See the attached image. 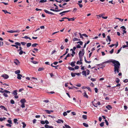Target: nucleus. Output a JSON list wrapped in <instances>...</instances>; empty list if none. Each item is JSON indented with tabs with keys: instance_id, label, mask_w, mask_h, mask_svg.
<instances>
[{
	"instance_id": "56",
	"label": "nucleus",
	"mask_w": 128,
	"mask_h": 128,
	"mask_svg": "<svg viewBox=\"0 0 128 128\" xmlns=\"http://www.w3.org/2000/svg\"><path fill=\"white\" fill-rule=\"evenodd\" d=\"M3 42H2L0 41V46H3Z\"/></svg>"
},
{
	"instance_id": "50",
	"label": "nucleus",
	"mask_w": 128,
	"mask_h": 128,
	"mask_svg": "<svg viewBox=\"0 0 128 128\" xmlns=\"http://www.w3.org/2000/svg\"><path fill=\"white\" fill-rule=\"evenodd\" d=\"M86 71H87V75H88L90 74V70L88 69L86 70Z\"/></svg>"
},
{
	"instance_id": "21",
	"label": "nucleus",
	"mask_w": 128,
	"mask_h": 128,
	"mask_svg": "<svg viewBox=\"0 0 128 128\" xmlns=\"http://www.w3.org/2000/svg\"><path fill=\"white\" fill-rule=\"evenodd\" d=\"M83 125L85 127H88V124L85 123H83Z\"/></svg>"
},
{
	"instance_id": "22",
	"label": "nucleus",
	"mask_w": 128,
	"mask_h": 128,
	"mask_svg": "<svg viewBox=\"0 0 128 128\" xmlns=\"http://www.w3.org/2000/svg\"><path fill=\"white\" fill-rule=\"evenodd\" d=\"M50 10L51 11H52L54 12H59V10H55L54 9H52V8H50Z\"/></svg>"
},
{
	"instance_id": "37",
	"label": "nucleus",
	"mask_w": 128,
	"mask_h": 128,
	"mask_svg": "<svg viewBox=\"0 0 128 128\" xmlns=\"http://www.w3.org/2000/svg\"><path fill=\"white\" fill-rule=\"evenodd\" d=\"M107 38L109 40L110 42L111 40L110 36H108Z\"/></svg>"
},
{
	"instance_id": "28",
	"label": "nucleus",
	"mask_w": 128,
	"mask_h": 128,
	"mask_svg": "<svg viewBox=\"0 0 128 128\" xmlns=\"http://www.w3.org/2000/svg\"><path fill=\"white\" fill-rule=\"evenodd\" d=\"M68 21H70L71 20L74 21V18H68Z\"/></svg>"
},
{
	"instance_id": "62",
	"label": "nucleus",
	"mask_w": 128,
	"mask_h": 128,
	"mask_svg": "<svg viewBox=\"0 0 128 128\" xmlns=\"http://www.w3.org/2000/svg\"><path fill=\"white\" fill-rule=\"evenodd\" d=\"M24 104H22L21 106V107L22 108H24L25 107Z\"/></svg>"
},
{
	"instance_id": "35",
	"label": "nucleus",
	"mask_w": 128,
	"mask_h": 128,
	"mask_svg": "<svg viewBox=\"0 0 128 128\" xmlns=\"http://www.w3.org/2000/svg\"><path fill=\"white\" fill-rule=\"evenodd\" d=\"M64 126L66 128H71L70 126L67 124H65Z\"/></svg>"
},
{
	"instance_id": "2",
	"label": "nucleus",
	"mask_w": 128,
	"mask_h": 128,
	"mask_svg": "<svg viewBox=\"0 0 128 128\" xmlns=\"http://www.w3.org/2000/svg\"><path fill=\"white\" fill-rule=\"evenodd\" d=\"M0 92L1 93H4L3 94V95L5 97H7L8 96L6 93H10V92L6 90H4L3 91L0 90Z\"/></svg>"
},
{
	"instance_id": "29",
	"label": "nucleus",
	"mask_w": 128,
	"mask_h": 128,
	"mask_svg": "<svg viewBox=\"0 0 128 128\" xmlns=\"http://www.w3.org/2000/svg\"><path fill=\"white\" fill-rule=\"evenodd\" d=\"M31 45V44L30 43H28L27 44L26 46L28 47H29Z\"/></svg>"
},
{
	"instance_id": "4",
	"label": "nucleus",
	"mask_w": 128,
	"mask_h": 128,
	"mask_svg": "<svg viewBox=\"0 0 128 128\" xmlns=\"http://www.w3.org/2000/svg\"><path fill=\"white\" fill-rule=\"evenodd\" d=\"M14 63L16 65H19L20 64V62L19 60L17 59L14 60Z\"/></svg>"
},
{
	"instance_id": "63",
	"label": "nucleus",
	"mask_w": 128,
	"mask_h": 128,
	"mask_svg": "<svg viewBox=\"0 0 128 128\" xmlns=\"http://www.w3.org/2000/svg\"><path fill=\"white\" fill-rule=\"evenodd\" d=\"M24 90V89L23 88H21V89H19V91L20 92H22V91H23Z\"/></svg>"
},
{
	"instance_id": "5",
	"label": "nucleus",
	"mask_w": 128,
	"mask_h": 128,
	"mask_svg": "<svg viewBox=\"0 0 128 128\" xmlns=\"http://www.w3.org/2000/svg\"><path fill=\"white\" fill-rule=\"evenodd\" d=\"M84 52H82V51H80L78 53L79 57H82L84 55Z\"/></svg>"
},
{
	"instance_id": "60",
	"label": "nucleus",
	"mask_w": 128,
	"mask_h": 128,
	"mask_svg": "<svg viewBox=\"0 0 128 128\" xmlns=\"http://www.w3.org/2000/svg\"><path fill=\"white\" fill-rule=\"evenodd\" d=\"M77 10V9L76 8H74V9L72 11L73 12H75Z\"/></svg>"
},
{
	"instance_id": "14",
	"label": "nucleus",
	"mask_w": 128,
	"mask_h": 128,
	"mask_svg": "<svg viewBox=\"0 0 128 128\" xmlns=\"http://www.w3.org/2000/svg\"><path fill=\"white\" fill-rule=\"evenodd\" d=\"M44 111L48 114H50L51 112H53V111L52 110H45Z\"/></svg>"
},
{
	"instance_id": "32",
	"label": "nucleus",
	"mask_w": 128,
	"mask_h": 128,
	"mask_svg": "<svg viewBox=\"0 0 128 128\" xmlns=\"http://www.w3.org/2000/svg\"><path fill=\"white\" fill-rule=\"evenodd\" d=\"M71 75L72 77H74L76 76V74L75 73H71Z\"/></svg>"
},
{
	"instance_id": "10",
	"label": "nucleus",
	"mask_w": 128,
	"mask_h": 128,
	"mask_svg": "<svg viewBox=\"0 0 128 128\" xmlns=\"http://www.w3.org/2000/svg\"><path fill=\"white\" fill-rule=\"evenodd\" d=\"M20 102L22 104H24V103L26 102V100L25 99L23 98L20 100Z\"/></svg>"
},
{
	"instance_id": "17",
	"label": "nucleus",
	"mask_w": 128,
	"mask_h": 128,
	"mask_svg": "<svg viewBox=\"0 0 128 128\" xmlns=\"http://www.w3.org/2000/svg\"><path fill=\"white\" fill-rule=\"evenodd\" d=\"M18 120L17 119H14V122L15 124H18V122H17Z\"/></svg>"
},
{
	"instance_id": "7",
	"label": "nucleus",
	"mask_w": 128,
	"mask_h": 128,
	"mask_svg": "<svg viewBox=\"0 0 128 128\" xmlns=\"http://www.w3.org/2000/svg\"><path fill=\"white\" fill-rule=\"evenodd\" d=\"M84 94H84L83 96L84 97H86L87 98H88V96L86 94V91L85 90H84Z\"/></svg>"
},
{
	"instance_id": "31",
	"label": "nucleus",
	"mask_w": 128,
	"mask_h": 128,
	"mask_svg": "<svg viewBox=\"0 0 128 128\" xmlns=\"http://www.w3.org/2000/svg\"><path fill=\"white\" fill-rule=\"evenodd\" d=\"M120 81V80L118 78H116V83H118Z\"/></svg>"
},
{
	"instance_id": "3",
	"label": "nucleus",
	"mask_w": 128,
	"mask_h": 128,
	"mask_svg": "<svg viewBox=\"0 0 128 128\" xmlns=\"http://www.w3.org/2000/svg\"><path fill=\"white\" fill-rule=\"evenodd\" d=\"M15 44L16 45L12 44L11 46H13L17 48H18V46H21L20 43L19 42H16L15 43Z\"/></svg>"
},
{
	"instance_id": "11",
	"label": "nucleus",
	"mask_w": 128,
	"mask_h": 128,
	"mask_svg": "<svg viewBox=\"0 0 128 128\" xmlns=\"http://www.w3.org/2000/svg\"><path fill=\"white\" fill-rule=\"evenodd\" d=\"M21 77H22V75L19 74H17V78L19 80H20L21 79Z\"/></svg>"
},
{
	"instance_id": "58",
	"label": "nucleus",
	"mask_w": 128,
	"mask_h": 128,
	"mask_svg": "<svg viewBox=\"0 0 128 128\" xmlns=\"http://www.w3.org/2000/svg\"><path fill=\"white\" fill-rule=\"evenodd\" d=\"M20 52H19V54L20 55H21L23 53V51L22 50H20Z\"/></svg>"
},
{
	"instance_id": "27",
	"label": "nucleus",
	"mask_w": 128,
	"mask_h": 128,
	"mask_svg": "<svg viewBox=\"0 0 128 128\" xmlns=\"http://www.w3.org/2000/svg\"><path fill=\"white\" fill-rule=\"evenodd\" d=\"M6 118L4 117L2 118H0V121L2 122L3 120H4Z\"/></svg>"
},
{
	"instance_id": "54",
	"label": "nucleus",
	"mask_w": 128,
	"mask_h": 128,
	"mask_svg": "<svg viewBox=\"0 0 128 128\" xmlns=\"http://www.w3.org/2000/svg\"><path fill=\"white\" fill-rule=\"evenodd\" d=\"M123 82L125 83H126L128 82V80L127 79H125L124 81Z\"/></svg>"
},
{
	"instance_id": "55",
	"label": "nucleus",
	"mask_w": 128,
	"mask_h": 128,
	"mask_svg": "<svg viewBox=\"0 0 128 128\" xmlns=\"http://www.w3.org/2000/svg\"><path fill=\"white\" fill-rule=\"evenodd\" d=\"M2 11L4 12L5 14H6V13H8V12H7V11L6 10H2Z\"/></svg>"
},
{
	"instance_id": "13",
	"label": "nucleus",
	"mask_w": 128,
	"mask_h": 128,
	"mask_svg": "<svg viewBox=\"0 0 128 128\" xmlns=\"http://www.w3.org/2000/svg\"><path fill=\"white\" fill-rule=\"evenodd\" d=\"M0 108H1L2 109H4V110L7 111V109L4 106H0Z\"/></svg>"
},
{
	"instance_id": "15",
	"label": "nucleus",
	"mask_w": 128,
	"mask_h": 128,
	"mask_svg": "<svg viewBox=\"0 0 128 128\" xmlns=\"http://www.w3.org/2000/svg\"><path fill=\"white\" fill-rule=\"evenodd\" d=\"M106 108L108 110H110L112 108V107L110 105H108L106 106Z\"/></svg>"
},
{
	"instance_id": "43",
	"label": "nucleus",
	"mask_w": 128,
	"mask_h": 128,
	"mask_svg": "<svg viewBox=\"0 0 128 128\" xmlns=\"http://www.w3.org/2000/svg\"><path fill=\"white\" fill-rule=\"evenodd\" d=\"M8 122L10 124H12V121L11 120H7Z\"/></svg>"
},
{
	"instance_id": "38",
	"label": "nucleus",
	"mask_w": 128,
	"mask_h": 128,
	"mask_svg": "<svg viewBox=\"0 0 128 128\" xmlns=\"http://www.w3.org/2000/svg\"><path fill=\"white\" fill-rule=\"evenodd\" d=\"M10 102L11 104H14V102L13 100H11L10 101Z\"/></svg>"
},
{
	"instance_id": "44",
	"label": "nucleus",
	"mask_w": 128,
	"mask_h": 128,
	"mask_svg": "<svg viewBox=\"0 0 128 128\" xmlns=\"http://www.w3.org/2000/svg\"><path fill=\"white\" fill-rule=\"evenodd\" d=\"M122 49V48L121 47L120 49H119L118 51V52L117 53H116L117 54H118L120 52L121 50Z\"/></svg>"
},
{
	"instance_id": "25",
	"label": "nucleus",
	"mask_w": 128,
	"mask_h": 128,
	"mask_svg": "<svg viewBox=\"0 0 128 128\" xmlns=\"http://www.w3.org/2000/svg\"><path fill=\"white\" fill-rule=\"evenodd\" d=\"M82 64V62L79 61H78L76 62V64Z\"/></svg>"
},
{
	"instance_id": "23",
	"label": "nucleus",
	"mask_w": 128,
	"mask_h": 128,
	"mask_svg": "<svg viewBox=\"0 0 128 128\" xmlns=\"http://www.w3.org/2000/svg\"><path fill=\"white\" fill-rule=\"evenodd\" d=\"M82 118L84 119H86L87 118V116L86 115H83L82 116Z\"/></svg>"
},
{
	"instance_id": "19",
	"label": "nucleus",
	"mask_w": 128,
	"mask_h": 128,
	"mask_svg": "<svg viewBox=\"0 0 128 128\" xmlns=\"http://www.w3.org/2000/svg\"><path fill=\"white\" fill-rule=\"evenodd\" d=\"M82 73L83 75L84 76H86V71H83L82 72Z\"/></svg>"
},
{
	"instance_id": "33",
	"label": "nucleus",
	"mask_w": 128,
	"mask_h": 128,
	"mask_svg": "<svg viewBox=\"0 0 128 128\" xmlns=\"http://www.w3.org/2000/svg\"><path fill=\"white\" fill-rule=\"evenodd\" d=\"M22 123L23 124L22 127L23 128H24L26 126V124L24 122H22Z\"/></svg>"
},
{
	"instance_id": "9",
	"label": "nucleus",
	"mask_w": 128,
	"mask_h": 128,
	"mask_svg": "<svg viewBox=\"0 0 128 128\" xmlns=\"http://www.w3.org/2000/svg\"><path fill=\"white\" fill-rule=\"evenodd\" d=\"M70 10H67V11H64L60 13H59V14H60V15L61 14V16H62L64 14H63L64 13H66L67 12H70Z\"/></svg>"
},
{
	"instance_id": "51",
	"label": "nucleus",
	"mask_w": 128,
	"mask_h": 128,
	"mask_svg": "<svg viewBox=\"0 0 128 128\" xmlns=\"http://www.w3.org/2000/svg\"><path fill=\"white\" fill-rule=\"evenodd\" d=\"M20 44H22V45L24 46L26 44V43L24 42H20Z\"/></svg>"
},
{
	"instance_id": "12",
	"label": "nucleus",
	"mask_w": 128,
	"mask_h": 128,
	"mask_svg": "<svg viewBox=\"0 0 128 128\" xmlns=\"http://www.w3.org/2000/svg\"><path fill=\"white\" fill-rule=\"evenodd\" d=\"M56 122L58 123H61V122L63 123L64 122L63 120L60 119L58 120L57 121H56Z\"/></svg>"
},
{
	"instance_id": "52",
	"label": "nucleus",
	"mask_w": 128,
	"mask_h": 128,
	"mask_svg": "<svg viewBox=\"0 0 128 128\" xmlns=\"http://www.w3.org/2000/svg\"><path fill=\"white\" fill-rule=\"evenodd\" d=\"M44 70V68H38V71H41L42 70Z\"/></svg>"
},
{
	"instance_id": "39",
	"label": "nucleus",
	"mask_w": 128,
	"mask_h": 128,
	"mask_svg": "<svg viewBox=\"0 0 128 128\" xmlns=\"http://www.w3.org/2000/svg\"><path fill=\"white\" fill-rule=\"evenodd\" d=\"M6 126H8V127H11L12 126L10 124H6Z\"/></svg>"
},
{
	"instance_id": "40",
	"label": "nucleus",
	"mask_w": 128,
	"mask_h": 128,
	"mask_svg": "<svg viewBox=\"0 0 128 128\" xmlns=\"http://www.w3.org/2000/svg\"><path fill=\"white\" fill-rule=\"evenodd\" d=\"M77 4H78L79 6V7L80 8H82V7L83 6L82 4L79 3H77Z\"/></svg>"
},
{
	"instance_id": "49",
	"label": "nucleus",
	"mask_w": 128,
	"mask_h": 128,
	"mask_svg": "<svg viewBox=\"0 0 128 128\" xmlns=\"http://www.w3.org/2000/svg\"><path fill=\"white\" fill-rule=\"evenodd\" d=\"M46 128H49L50 126L47 124H46L44 126Z\"/></svg>"
},
{
	"instance_id": "48",
	"label": "nucleus",
	"mask_w": 128,
	"mask_h": 128,
	"mask_svg": "<svg viewBox=\"0 0 128 128\" xmlns=\"http://www.w3.org/2000/svg\"><path fill=\"white\" fill-rule=\"evenodd\" d=\"M104 121H105V122H106V124L107 126H108V122L107 120H105Z\"/></svg>"
},
{
	"instance_id": "1",
	"label": "nucleus",
	"mask_w": 128,
	"mask_h": 128,
	"mask_svg": "<svg viewBox=\"0 0 128 128\" xmlns=\"http://www.w3.org/2000/svg\"><path fill=\"white\" fill-rule=\"evenodd\" d=\"M110 62H112L114 64V74H116L117 72L118 73L119 72V69L120 68V64L118 61L115 60H111L110 61H107L103 62V63H108Z\"/></svg>"
},
{
	"instance_id": "61",
	"label": "nucleus",
	"mask_w": 128,
	"mask_h": 128,
	"mask_svg": "<svg viewBox=\"0 0 128 128\" xmlns=\"http://www.w3.org/2000/svg\"><path fill=\"white\" fill-rule=\"evenodd\" d=\"M96 93H97L98 92V89L97 88H95L94 89Z\"/></svg>"
},
{
	"instance_id": "47",
	"label": "nucleus",
	"mask_w": 128,
	"mask_h": 128,
	"mask_svg": "<svg viewBox=\"0 0 128 128\" xmlns=\"http://www.w3.org/2000/svg\"><path fill=\"white\" fill-rule=\"evenodd\" d=\"M22 47L21 46H20L19 47V49L17 50V52H18L20 50H22Z\"/></svg>"
},
{
	"instance_id": "24",
	"label": "nucleus",
	"mask_w": 128,
	"mask_h": 128,
	"mask_svg": "<svg viewBox=\"0 0 128 128\" xmlns=\"http://www.w3.org/2000/svg\"><path fill=\"white\" fill-rule=\"evenodd\" d=\"M20 71L19 70H17L15 72V73L16 74H18L20 73Z\"/></svg>"
},
{
	"instance_id": "64",
	"label": "nucleus",
	"mask_w": 128,
	"mask_h": 128,
	"mask_svg": "<svg viewBox=\"0 0 128 128\" xmlns=\"http://www.w3.org/2000/svg\"><path fill=\"white\" fill-rule=\"evenodd\" d=\"M76 48H81V46L79 44H78L76 46Z\"/></svg>"
},
{
	"instance_id": "18",
	"label": "nucleus",
	"mask_w": 128,
	"mask_h": 128,
	"mask_svg": "<svg viewBox=\"0 0 128 128\" xmlns=\"http://www.w3.org/2000/svg\"><path fill=\"white\" fill-rule=\"evenodd\" d=\"M76 62L74 61L72 62L71 63L70 65L72 67H74L75 66V65L74 64L76 63Z\"/></svg>"
},
{
	"instance_id": "45",
	"label": "nucleus",
	"mask_w": 128,
	"mask_h": 128,
	"mask_svg": "<svg viewBox=\"0 0 128 128\" xmlns=\"http://www.w3.org/2000/svg\"><path fill=\"white\" fill-rule=\"evenodd\" d=\"M79 34L80 36V38H82V39H83V37L82 36L81 34L80 33H79Z\"/></svg>"
},
{
	"instance_id": "59",
	"label": "nucleus",
	"mask_w": 128,
	"mask_h": 128,
	"mask_svg": "<svg viewBox=\"0 0 128 128\" xmlns=\"http://www.w3.org/2000/svg\"><path fill=\"white\" fill-rule=\"evenodd\" d=\"M40 123L42 124H45V121L43 120H41L40 121Z\"/></svg>"
},
{
	"instance_id": "20",
	"label": "nucleus",
	"mask_w": 128,
	"mask_h": 128,
	"mask_svg": "<svg viewBox=\"0 0 128 128\" xmlns=\"http://www.w3.org/2000/svg\"><path fill=\"white\" fill-rule=\"evenodd\" d=\"M68 69L70 70H74V69L70 67L69 66L68 67Z\"/></svg>"
},
{
	"instance_id": "8",
	"label": "nucleus",
	"mask_w": 128,
	"mask_h": 128,
	"mask_svg": "<svg viewBox=\"0 0 128 128\" xmlns=\"http://www.w3.org/2000/svg\"><path fill=\"white\" fill-rule=\"evenodd\" d=\"M2 76L6 79H7L9 78L8 76L6 74H3L2 75Z\"/></svg>"
},
{
	"instance_id": "26",
	"label": "nucleus",
	"mask_w": 128,
	"mask_h": 128,
	"mask_svg": "<svg viewBox=\"0 0 128 128\" xmlns=\"http://www.w3.org/2000/svg\"><path fill=\"white\" fill-rule=\"evenodd\" d=\"M73 40L74 42L75 41L80 40V39H78L77 38H75L73 39Z\"/></svg>"
},
{
	"instance_id": "53",
	"label": "nucleus",
	"mask_w": 128,
	"mask_h": 128,
	"mask_svg": "<svg viewBox=\"0 0 128 128\" xmlns=\"http://www.w3.org/2000/svg\"><path fill=\"white\" fill-rule=\"evenodd\" d=\"M114 51V49H112L111 50L110 52L111 54L113 53Z\"/></svg>"
},
{
	"instance_id": "16",
	"label": "nucleus",
	"mask_w": 128,
	"mask_h": 128,
	"mask_svg": "<svg viewBox=\"0 0 128 128\" xmlns=\"http://www.w3.org/2000/svg\"><path fill=\"white\" fill-rule=\"evenodd\" d=\"M17 92V90H14L12 94L14 95H16L18 94Z\"/></svg>"
},
{
	"instance_id": "6",
	"label": "nucleus",
	"mask_w": 128,
	"mask_h": 128,
	"mask_svg": "<svg viewBox=\"0 0 128 128\" xmlns=\"http://www.w3.org/2000/svg\"><path fill=\"white\" fill-rule=\"evenodd\" d=\"M44 11L46 14H50L53 15H54L55 14L54 13L52 12H49V11L46 10H44Z\"/></svg>"
},
{
	"instance_id": "42",
	"label": "nucleus",
	"mask_w": 128,
	"mask_h": 128,
	"mask_svg": "<svg viewBox=\"0 0 128 128\" xmlns=\"http://www.w3.org/2000/svg\"><path fill=\"white\" fill-rule=\"evenodd\" d=\"M7 32H8L9 33H14V31H13V30H11L9 31H7Z\"/></svg>"
},
{
	"instance_id": "41",
	"label": "nucleus",
	"mask_w": 128,
	"mask_h": 128,
	"mask_svg": "<svg viewBox=\"0 0 128 128\" xmlns=\"http://www.w3.org/2000/svg\"><path fill=\"white\" fill-rule=\"evenodd\" d=\"M31 62H32L33 64H36L38 63V62H37L36 61H31Z\"/></svg>"
},
{
	"instance_id": "30",
	"label": "nucleus",
	"mask_w": 128,
	"mask_h": 128,
	"mask_svg": "<svg viewBox=\"0 0 128 128\" xmlns=\"http://www.w3.org/2000/svg\"><path fill=\"white\" fill-rule=\"evenodd\" d=\"M38 44L36 43L32 45V46L33 47H36V45H38Z\"/></svg>"
},
{
	"instance_id": "57",
	"label": "nucleus",
	"mask_w": 128,
	"mask_h": 128,
	"mask_svg": "<svg viewBox=\"0 0 128 128\" xmlns=\"http://www.w3.org/2000/svg\"><path fill=\"white\" fill-rule=\"evenodd\" d=\"M79 68V66H76L74 67V68L75 69H78Z\"/></svg>"
},
{
	"instance_id": "34",
	"label": "nucleus",
	"mask_w": 128,
	"mask_h": 128,
	"mask_svg": "<svg viewBox=\"0 0 128 128\" xmlns=\"http://www.w3.org/2000/svg\"><path fill=\"white\" fill-rule=\"evenodd\" d=\"M77 44H80V45H82L83 44V42H82V41H79L78 42L76 43Z\"/></svg>"
},
{
	"instance_id": "36",
	"label": "nucleus",
	"mask_w": 128,
	"mask_h": 128,
	"mask_svg": "<svg viewBox=\"0 0 128 128\" xmlns=\"http://www.w3.org/2000/svg\"><path fill=\"white\" fill-rule=\"evenodd\" d=\"M104 122H102V123H101L100 124V126H101V127H102L104 126Z\"/></svg>"
},
{
	"instance_id": "46",
	"label": "nucleus",
	"mask_w": 128,
	"mask_h": 128,
	"mask_svg": "<svg viewBox=\"0 0 128 128\" xmlns=\"http://www.w3.org/2000/svg\"><path fill=\"white\" fill-rule=\"evenodd\" d=\"M63 114L64 116H66L67 115V114L66 112H64L63 113Z\"/></svg>"
}]
</instances>
